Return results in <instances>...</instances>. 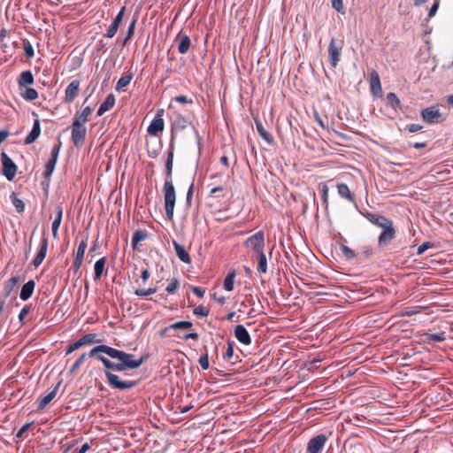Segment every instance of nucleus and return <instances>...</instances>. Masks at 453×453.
<instances>
[{
    "instance_id": "44",
    "label": "nucleus",
    "mask_w": 453,
    "mask_h": 453,
    "mask_svg": "<svg viewBox=\"0 0 453 453\" xmlns=\"http://www.w3.org/2000/svg\"><path fill=\"white\" fill-rule=\"evenodd\" d=\"M136 19H133V21L130 23L129 27H128V29H127V35L123 41V45H125L134 35V29H135V25H136Z\"/></svg>"
},
{
    "instance_id": "56",
    "label": "nucleus",
    "mask_w": 453,
    "mask_h": 453,
    "mask_svg": "<svg viewBox=\"0 0 453 453\" xmlns=\"http://www.w3.org/2000/svg\"><path fill=\"white\" fill-rule=\"evenodd\" d=\"M82 263H83L82 258L75 257L73 264L72 265V270L73 271L74 273H77L79 272Z\"/></svg>"
},
{
    "instance_id": "24",
    "label": "nucleus",
    "mask_w": 453,
    "mask_h": 453,
    "mask_svg": "<svg viewBox=\"0 0 453 453\" xmlns=\"http://www.w3.org/2000/svg\"><path fill=\"white\" fill-rule=\"evenodd\" d=\"M115 104V96L113 94H109L105 100L101 104L97 110V116H102L107 111L111 110Z\"/></svg>"
},
{
    "instance_id": "45",
    "label": "nucleus",
    "mask_w": 453,
    "mask_h": 453,
    "mask_svg": "<svg viewBox=\"0 0 453 453\" xmlns=\"http://www.w3.org/2000/svg\"><path fill=\"white\" fill-rule=\"evenodd\" d=\"M156 292H157L156 288H137L134 290V294L138 296H148L150 295L155 294Z\"/></svg>"
},
{
    "instance_id": "52",
    "label": "nucleus",
    "mask_w": 453,
    "mask_h": 453,
    "mask_svg": "<svg viewBox=\"0 0 453 453\" xmlns=\"http://www.w3.org/2000/svg\"><path fill=\"white\" fill-rule=\"evenodd\" d=\"M328 191H329V188H328L327 185L323 183L321 185L322 201H323V203L326 204V206L328 205Z\"/></svg>"
},
{
    "instance_id": "64",
    "label": "nucleus",
    "mask_w": 453,
    "mask_h": 453,
    "mask_svg": "<svg viewBox=\"0 0 453 453\" xmlns=\"http://www.w3.org/2000/svg\"><path fill=\"white\" fill-rule=\"evenodd\" d=\"M438 8H439V1L436 0L429 10L428 17L432 18L433 16H434Z\"/></svg>"
},
{
    "instance_id": "51",
    "label": "nucleus",
    "mask_w": 453,
    "mask_h": 453,
    "mask_svg": "<svg viewBox=\"0 0 453 453\" xmlns=\"http://www.w3.org/2000/svg\"><path fill=\"white\" fill-rule=\"evenodd\" d=\"M198 363L201 365L203 370H207L209 368L210 362H209V355L207 352L199 357Z\"/></svg>"
},
{
    "instance_id": "36",
    "label": "nucleus",
    "mask_w": 453,
    "mask_h": 453,
    "mask_svg": "<svg viewBox=\"0 0 453 453\" xmlns=\"http://www.w3.org/2000/svg\"><path fill=\"white\" fill-rule=\"evenodd\" d=\"M236 273L235 271H230L224 280V288L226 291H232L234 289V283Z\"/></svg>"
},
{
    "instance_id": "19",
    "label": "nucleus",
    "mask_w": 453,
    "mask_h": 453,
    "mask_svg": "<svg viewBox=\"0 0 453 453\" xmlns=\"http://www.w3.org/2000/svg\"><path fill=\"white\" fill-rule=\"evenodd\" d=\"M47 249H48V238L42 237V241H41L40 250H39L36 257L33 260V265L35 267H38L42 263V261L44 260V258L46 257Z\"/></svg>"
},
{
    "instance_id": "40",
    "label": "nucleus",
    "mask_w": 453,
    "mask_h": 453,
    "mask_svg": "<svg viewBox=\"0 0 453 453\" xmlns=\"http://www.w3.org/2000/svg\"><path fill=\"white\" fill-rule=\"evenodd\" d=\"M20 95L27 101H33L38 97L37 91L32 88H27Z\"/></svg>"
},
{
    "instance_id": "37",
    "label": "nucleus",
    "mask_w": 453,
    "mask_h": 453,
    "mask_svg": "<svg viewBox=\"0 0 453 453\" xmlns=\"http://www.w3.org/2000/svg\"><path fill=\"white\" fill-rule=\"evenodd\" d=\"M387 102L389 106H391L394 110L401 108V101L394 92H389L387 94Z\"/></svg>"
},
{
    "instance_id": "50",
    "label": "nucleus",
    "mask_w": 453,
    "mask_h": 453,
    "mask_svg": "<svg viewBox=\"0 0 453 453\" xmlns=\"http://www.w3.org/2000/svg\"><path fill=\"white\" fill-rule=\"evenodd\" d=\"M427 339L429 341H433L435 342H441L445 341V335L444 333H439V334H427Z\"/></svg>"
},
{
    "instance_id": "53",
    "label": "nucleus",
    "mask_w": 453,
    "mask_h": 453,
    "mask_svg": "<svg viewBox=\"0 0 453 453\" xmlns=\"http://www.w3.org/2000/svg\"><path fill=\"white\" fill-rule=\"evenodd\" d=\"M433 243L430 242H425L418 247L417 255L423 254L426 250L433 248Z\"/></svg>"
},
{
    "instance_id": "25",
    "label": "nucleus",
    "mask_w": 453,
    "mask_h": 453,
    "mask_svg": "<svg viewBox=\"0 0 453 453\" xmlns=\"http://www.w3.org/2000/svg\"><path fill=\"white\" fill-rule=\"evenodd\" d=\"M35 287V282L33 280L25 283L23 285L20 294H19L20 299L23 301L28 300L33 295Z\"/></svg>"
},
{
    "instance_id": "35",
    "label": "nucleus",
    "mask_w": 453,
    "mask_h": 453,
    "mask_svg": "<svg viewBox=\"0 0 453 453\" xmlns=\"http://www.w3.org/2000/svg\"><path fill=\"white\" fill-rule=\"evenodd\" d=\"M234 342L227 341L226 352L223 355V358L226 361L231 362L232 364H234V363H236L238 361V357H236L235 360L233 361V358H234Z\"/></svg>"
},
{
    "instance_id": "1",
    "label": "nucleus",
    "mask_w": 453,
    "mask_h": 453,
    "mask_svg": "<svg viewBox=\"0 0 453 453\" xmlns=\"http://www.w3.org/2000/svg\"><path fill=\"white\" fill-rule=\"evenodd\" d=\"M88 355L89 357H95L102 362L108 384L112 388L119 390L133 388L138 384V380H120L119 377L112 373L111 371L124 372L137 369L146 360L143 356L139 359H134V355L104 344L94 347Z\"/></svg>"
},
{
    "instance_id": "31",
    "label": "nucleus",
    "mask_w": 453,
    "mask_h": 453,
    "mask_svg": "<svg viewBox=\"0 0 453 453\" xmlns=\"http://www.w3.org/2000/svg\"><path fill=\"white\" fill-rule=\"evenodd\" d=\"M34 83V76L31 71H24L20 73L18 84L19 88L26 87Z\"/></svg>"
},
{
    "instance_id": "46",
    "label": "nucleus",
    "mask_w": 453,
    "mask_h": 453,
    "mask_svg": "<svg viewBox=\"0 0 453 453\" xmlns=\"http://www.w3.org/2000/svg\"><path fill=\"white\" fill-rule=\"evenodd\" d=\"M87 246H88L87 239L82 240L77 248L75 257L83 259Z\"/></svg>"
},
{
    "instance_id": "60",
    "label": "nucleus",
    "mask_w": 453,
    "mask_h": 453,
    "mask_svg": "<svg viewBox=\"0 0 453 453\" xmlns=\"http://www.w3.org/2000/svg\"><path fill=\"white\" fill-rule=\"evenodd\" d=\"M29 311H30V307L27 305L24 306L21 309V311L19 314V319L21 323H23L25 317L28 314Z\"/></svg>"
},
{
    "instance_id": "49",
    "label": "nucleus",
    "mask_w": 453,
    "mask_h": 453,
    "mask_svg": "<svg viewBox=\"0 0 453 453\" xmlns=\"http://www.w3.org/2000/svg\"><path fill=\"white\" fill-rule=\"evenodd\" d=\"M87 357V354L86 353H83L81 354L78 358L77 360L73 363V365H72L71 369H70V372L72 373L75 372L81 366V365L84 362L85 358Z\"/></svg>"
},
{
    "instance_id": "20",
    "label": "nucleus",
    "mask_w": 453,
    "mask_h": 453,
    "mask_svg": "<svg viewBox=\"0 0 453 453\" xmlns=\"http://www.w3.org/2000/svg\"><path fill=\"white\" fill-rule=\"evenodd\" d=\"M193 326V323L190 321H177L161 331V335H165L171 330H188Z\"/></svg>"
},
{
    "instance_id": "34",
    "label": "nucleus",
    "mask_w": 453,
    "mask_h": 453,
    "mask_svg": "<svg viewBox=\"0 0 453 453\" xmlns=\"http://www.w3.org/2000/svg\"><path fill=\"white\" fill-rule=\"evenodd\" d=\"M19 281V276L12 277L4 284V296L8 297Z\"/></svg>"
},
{
    "instance_id": "61",
    "label": "nucleus",
    "mask_w": 453,
    "mask_h": 453,
    "mask_svg": "<svg viewBox=\"0 0 453 453\" xmlns=\"http://www.w3.org/2000/svg\"><path fill=\"white\" fill-rule=\"evenodd\" d=\"M405 129L410 133H416L422 129V126L418 124H410L405 127Z\"/></svg>"
},
{
    "instance_id": "15",
    "label": "nucleus",
    "mask_w": 453,
    "mask_h": 453,
    "mask_svg": "<svg viewBox=\"0 0 453 453\" xmlns=\"http://www.w3.org/2000/svg\"><path fill=\"white\" fill-rule=\"evenodd\" d=\"M125 11H126V7L123 6L121 8V10L119 12V13L117 14V16L115 17V19H113L111 25L107 29V32L104 35V36H106L107 38H112L116 35V33L119 29V27L120 23L122 22V19H123V17L125 14Z\"/></svg>"
},
{
    "instance_id": "48",
    "label": "nucleus",
    "mask_w": 453,
    "mask_h": 453,
    "mask_svg": "<svg viewBox=\"0 0 453 453\" xmlns=\"http://www.w3.org/2000/svg\"><path fill=\"white\" fill-rule=\"evenodd\" d=\"M193 313L198 317H207L209 315V309L203 305H198L194 309Z\"/></svg>"
},
{
    "instance_id": "6",
    "label": "nucleus",
    "mask_w": 453,
    "mask_h": 453,
    "mask_svg": "<svg viewBox=\"0 0 453 453\" xmlns=\"http://www.w3.org/2000/svg\"><path fill=\"white\" fill-rule=\"evenodd\" d=\"M61 149V142H58L57 144L53 146L50 152V157L47 161L45 165V170L43 172V177L45 179L50 180L51 177L52 173L54 172L58 154Z\"/></svg>"
},
{
    "instance_id": "47",
    "label": "nucleus",
    "mask_w": 453,
    "mask_h": 453,
    "mask_svg": "<svg viewBox=\"0 0 453 453\" xmlns=\"http://www.w3.org/2000/svg\"><path fill=\"white\" fill-rule=\"evenodd\" d=\"M23 49H24L26 56L28 58H32L35 56L34 48H33L32 44L29 42L24 41V42H23Z\"/></svg>"
},
{
    "instance_id": "55",
    "label": "nucleus",
    "mask_w": 453,
    "mask_h": 453,
    "mask_svg": "<svg viewBox=\"0 0 453 453\" xmlns=\"http://www.w3.org/2000/svg\"><path fill=\"white\" fill-rule=\"evenodd\" d=\"M81 346V342H80V341H76L75 342L70 344L67 349H66V354H70L75 350H77L78 349H80Z\"/></svg>"
},
{
    "instance_id": "63",
    "label": "nucleus",
    "mask_w": 453,
    "mask_h": 453,
    "mask_svg": "<svg viewBox=\"0 0 453 453\" xmlns=\"http://www.w3.org/2000/svg\"><path fill=\"white\" fill-rule=\"evenodd\" d=\"M192 291L199 298H203L205 293V290L199 287H192Z\"/></svg>"
},
{
    "instance_id": "42",
    "label": "nucleus",
    "mask_w": 453,
    "mask_h": 453,
    "mask_svg": "<svg viewBox=\"0 0 453 453\" xmlns=\"http://www.w3.org/2000/svg\"><path fill=\"white\" fill-rule=\"evenodd\" d=\"M188 123L189 122L186 118L182 116H178L173 122V128L180 130L185 129Z\"/></svg>"
},
{
    "instance_id": "5",
    "label": "nucleus",
    "mask_w": 453,
    "mask_h": 453,
    "mask_svg": "<svg viewBox=\"0 0 453 453\" xmlns=\"http://www.w3.org/2000/svg\"><path fill=\"white\" fill-rule=\"evenodd\" d=\"M246 248H251L254 254L264 251L265 248V234L263 231H258L253 235L250 236L245 242Z\"/></svg>"
},
{
    "instance_id": "8",
    "label": "nucleus",
    "mask_w": 453,
    "mask_h": 453,
    "mask_svg": "<svg viewBox=\"0 0 453 453\" xmlns=\"http://www.w3.org/2000/svg\"><path fill=\"white\" fill-rule=\"evenodd\" d=\"M1 161L3 165V174L8 180H12L17 173V165L4 152L1 153Z\"/></svg>"
},
{
    "instance_id": "41",
    "label": "nucleus",
    "mask_w": 453,
    "mask_h": 453,
    "mask_svg": "<svg viewBox=\"0 0 453 453\" xmlns=\"http://www.w3.org/2000/svg\"><path fill=\"white\" fill-rule=\"evenodd\" d=\"M340 247H341L342 255L344 256V257L347 260H352L357 257L355 251L352 249H350L349 247H348L347 245L342 243L340 245Z\"/></svg>"
},
{
    "instance_id": "54",
    "label": "nucleus",
    "mask_w": 453,
    "mask_h": 453,
    "mask_svg": "<svg viewBox=\"0 0 453 453\" xmlns=\"http://www.w3.org/2000/svg\"><path fill=\"white\" fill-rule=\"evenodd\" d=\"M332 1V7L335 9L337 12L343 13L344 12V6L342 0H331Z\"/></svg>"
},
{
    "instance_id": "12",
    "label": "nucleus",
    "mask_w": 453,
    "mask_h": 453,
    "mask_svg": "<svg viewBox=\"0 0 453 453\" xmlns=\"http://www.w3.org/2000/svg\"><path fill=\"white\" fill-rule=\"evenodd\" d=\"M174 137L172 135L169 149L167 152V158L165 161V180H173V157H174Z\"/></svg>"
},
{
    "instance_id": "43",
    "label": "nucleus",
    "mask_w": 453,
    "mask_h": 453,
    "mask_svg": "<svg viewBox=\"0 0 453 453\" xmlns=\"http://www.w3.org/2000/svg\"><path fill=\"white\" fill-rule=\"evenodd\" d=\"M180 288V281L178 279L173 278L171 280L170 283L166 287L165 290L168 294H174L177 289Z\"/></svg>"
},
{
    "instance_id": "11",
    "label": "nucleus",
    "mask_w": 453,
    "mask_h": 453,
    "mask_svg": "<svg viewBox=\"0 0 453 453\" xmlns=\"http://www.w3.org/2000/svg\"><path fill=\"white\" fill-rule=\"evenodd\" d=\"M423 120L429 124L439 123L442 120L441 113L436 106L425 108L421 111Z\"/></svg>"
},
{
    "instance_id": "9",
    "label": "nucleus",
    "mask_w": 453,
    "mask_h": 453,
    "mask_svg": "<svg viewBox=\"0 0 453 453\" xmlns=\"http://www.w3.org/2000/svg\"><path fill=\"white\" fill-rule=\"evenodd\" d=\"M165 113L164 109H159L157 111L156 116L154 119L151 121L150 126L148 127L147 132L149 134L152 136H157L159 133L164 130L165 122L163 119V115Z\"/></svg>"
},
{
    "instance_id": "10",
    "label": "nucleus",
    "mask_w": 453,
    "mask_h": 453,
    "mask_svg": "<svg viewBox=\"0 0 453 453\" xmlns=\"http://www.w3.org/2000/svg\"><path fill=\"white\" fill-rule=\"evenodd\" d=\"M342 44H337L336 40L332 38L328 45V56L332 67L335 68L340 61Z\"/></svg>"
},
{
    "instance_id": "3",
    "label": "nucleus",
    "mask_w": 453,
    "mask_h": 453,
    "mask_svg": "<svg viewBox=\"0 0 453 453\" xmlns=\"http://www.w3.org/2000/svg\"><path fill=\"white\" fill-rule=\"evenodd\" d=\"M164 200H165V210L166 218L169 220L173 219V211L176 201V193L173 180H165L163 187Z\"/></svg>"
},
{
    "instance_id": "32",
    "label": "nucleus",
    "mask_w": 453,
    "mask_h": 453,
    "mask_svg": "<svg viewBox=\"0 0 453 453\" xmlns=\"http://www.w3.org/2000/svg\"><path fill=\"white\" fill-rule=\"evenodd\" d=\"M106 264V257H103L98 259L94 265V280H98L103 275L104 266Z\"/></svg>"
},
{
    "instance_id": "38",
    "label": "nucleus",
    "mask_w": 453,
    "mask_h": 453,
    "mask_svg": "<svg viewBox=\"0 0 453 453\" xmlns=\"http://www.w3.org/2000/svg\"><path fill=\"white\" fill-rule=\"evenodd\" d=\"M132 79H133L132 73L122 75L117 82L116 90L119 91V90L123 89L125 87H127L130 83Z\"/></svg>"
},
{
    "instance_id": "21",
    "label": "nucleus",
    "mask_w": 453,
    "mask_h": 453,
    "mask_svg": "<svg viewBox=\"0 0 453 453\" xmlns=\"http://www.w3.org/2000/svg\"><path fill=\"white\" fill-rule=\"evenodd\" d=\"M173 244L174 247L176 256L179 257V259L186 264H190L191 258L188 252L186 250L185 247L177 242L176 241H173Z\"/></svg>"
},
{
    "instance_id": "22",
    "label": "nucleus",
    "mask_w": 453,
    "mask_h": 453,
    "mask_svg": "<svg viewBox=\"0 0 453 453\" xmlns=\"http://www.w3.org/2000/svg\"><path fill=\"white\" fill-rule=\"evenodd\" d=\"M40 134H41L40 120L35 119L34 121L33 128H32L31 132L28 134V135L26 137L24 143L27 145L33 143L39 137Z\"/></svg>"
},
{
    "instance_id": "29",
    "label": "nucleus",
    "mask_w": 453,
    "mask_h": 453,
    "mask_svg": "<svg viewBox=\"0 0 453 453\" xmlns=\"http://www.w3.org/2000/svg\"><path fill=\"white\" fill-rule=\"evenodd\" d=\"M252 257L256 258L257 261V271L261 273H267V258L265 252H260L257 254H254Z\"/></svg>"
},
{
    "instance_id": "13",
    "label": "nucleus",
    "mask_w": 453,
    "mask_h": 453,
    "mask_svg": "<svg viewBox=\"0 0 453 453\" xmlns=\"http://www.w3.org/2000/svg\"><path fill=\"white\" fill-rule=\"evenodd\" d=\"M81 81L79 80H73L66 87L65 91L64 102L65 104H71L78 96L80 92Z\"/></svg>"
},
{
    "instance_id": "17",
    "label": "nucleus",
    "mask_w": 453,
    "mask_h": 453,
    "mask_svg": "<svg viewBox=\"0 0 453 453\" xmlns=\"http://www.w3.org/2000/svg\"><path fill=\"white\" fill-rule=\"evenodd\" d=\"M175 42L178 43V51L180 54H186L191 46V40L188 35L179 33L175 38Z\"/></svg>"
},
{
    "instance_id": "4",
    "label": "nucleus",
    "mask_w": 453,
    "mask_h": 453,
    "mask_svg": "<svg viewBox=\"0 0 453 453\" xmlns=\"http://www.w3.org/2000/svg\"><path fill=\"white\" fill-rule=\"evenodd\" d=\"M87 128L79 122H73L71 126V140L76 148H81L86 141Z\"/></svg>"
},
{
    "instance_id": "33",
    "label": "nucleus",
    "mask_w": 453,
    "mask_h": 453,
    "mask_svg": "<svg viewBox=\"0 0 453 453\" xmlns=\"http://www.w3.org/2000/svg\"><path fill=\"white\" fill-rule=\"evenodd\" d=\"M80 342H81V346H85L92 343H99L102 342L101 339L97 338V334L94 333L86 334L82 337L79 339Z\"/></svg>"
},
{
    "instance_id": "2",
    "label": "nucleus",
    "mask_w": 453,
    "mask_h": 453,
    "mask_svg": "<svg viewBox=\"0 0 453 453\" xmlns=\"http://www.w3.org/2000/svg\"><path fill=\"white\" fill-rule=\"evenodd\" d=\"M362 214L372 224L382 229L378 237V246L380 248L388 246L396 236V230L394 226V222L390 219L378 213L365 211L362 212Z\"/></svg>"
},
{
    "instance_id": "28",
    "label": "nucleus",
    "mask_w": 453,
    "mask_h": 453,
    "mask_svg": "<svg viewBox=\"0 0 453 453\" xmlns=\"http://www.w3.org/2000/svg\"><path fill=\"white\" fill-rule=\"evenodd\" d=\"M149 234L145 229H139L134 233L132 238V248L134 250H137L138 244L148 238Z\"/></svg>"
},
{
    "instance_id": "14",
    "label": "nucleus",
    "mask_w": 453,
    "mask_h": 453,
    "mask_svg": "<svg viewBox=\"0 0 453 453\" xmlns=\"http://www.w3.org/2000/svg\"><path fill=\"white\" fill-rule=\"evenodd\" d=\"M234 334L242 344L246 346L251 344V337L244 326L237 325L234 327Z\"/></svg>"
},
{
    "instance_id": "7",
    "label": "nucleus",
    "mask_w": 453,
    "mask_h": 453,
    "mask_svg": "<svg viewBox=\"0 0 453 453\" xmlns=\"http://www.w3.org/2000/svg\"><path fill=\"white\" fill-rule=\"evenodd\" d=\"M327 440L328 437L324 434L313 436L307 443L306 453H321Z\"/></svg>"
},
{
    "instance_id": "23",
    "label": "nucleus",
    "mask_w": 453,
    "mask_h": 453,
    "mask_svg": "<svg viewBox=\"0 0 453 453\" xmlns=\"http://www.w3.org/2000/svg\"><path fill=\"white\" fill-rule=\"evenodd\" d=\"M57 215L52 222L51 230L52 235L55 239L58 237V229L62 221L63 209L62 206L58 205L56 207Z\"/></svg>"
},
{
    "instance_id": "27",
    "label": "nucleus",
    "mask_w": 453,
    "mask_h": 453,
    "mask_svg": "<svg viewBox=\"0 0 453 453\" xmlns=\"http://www.w3.org/2000/svg\"><path fill=\"white\" fill-rule=\"evenodd\" d=\"M91 112L92 108L90 106L84 107L81 112L77 111L75 113L73 122H79V124L85 126Z\"/></svg>"
},
{
    "instance_id": "39",
    "label": "nucleus",
    "mask_w": 453,
    "mask_h": 453,
    "mask_svg": "<svg viewBox=\"0 0 453 453\" xmlns=\"http://www.w3.org/2000/svg\"><path fill=\"white\" fill-rule=\"evenodd\" d=\"M10 198H11L12 204L14 205L16 211L20 213L23 212L25 210V203L21 199L17 197L15 192H12L11 194Z\"/></svg>"
},
{
    "instance_id": "18",
    "label": "nucleus",
    "mask_w": 453,
    "mask_h": 453,
    "mask_svg": "<svg viewBox=\"0 0 453 453\" xmlns=\"http://www.w3.org/2000/svg\"><path fill=\"white\" fill-rule=\"evenodd\" d=\"M60 386V382H58L55 388L46 395L40 397L37 399V410L42 411L47 407V405L55 398L58 388Z\"/></svg>"
},
{
    "instance_id": "26",
    "label": "nucleus",
    "mask_w": 453,
    "mask_h": 453,
    "mask_svg": "<svg viewBox=\"0 0 453 453\" xmlns=\"http://www.w3.org/2000/svg\"><path fill=\"white\" fill-rule=\"evenodd\" d=\"M255 124L257 130L259 134V135L268 143L272 144L273 142V135L267 132L262 124L261 120L258 119H255Z\"/></svg>"
},
{
    "instance_id": "16",
    "label": "nucleus",
    "mask_w": 453,
    "mask_h": 453,
    "mask_svg": "<svg viewBox=\"0 0 453 453\" xmlns=\"http://www.w3.org/2000/svg\"><path fill=\"white\" fill-rule=\"evenodd\" d=\"M370 88L373 96H382L380 79L378 73L374 70L370 73Z\"/></svg>"
},
{
    "instance_id": "58",
    "label": "nucleus",
    "mask_w": 453,
    "mask_h": 453,
    "mask_svg": "<svg viewBox=\"0 0 453 453\" xmlns=\"http://www.w3.org/2000/svg\"><path fill=\"white\" fill-rule=\"evenodd\" d=\"M193 189H194V180L191 181V183H190V185L188 187V193H187L186 202H187L188 206L191 205V200H192V196H193Z\"/></svg>"
},
{
    "instance_id": "57",
    "label": "nucleus",
    "mask_w": 453,
    "mask_h": 453,
    "mask_svg": "<svg viewBox=\"0 0 453 453\" xmlns=\"http://www.w3.org/2000/svg\"><path fill=\"white\" fill-rule=\"evenodd\" d=\"M223 190H224V188L221 186L215 187V188H211V195H212L218 198H222L223 197V195H222Z\"/></svg>"
},
{
    "instance_id": "62",
    "label": "nucleus",
    "mask_w": 453,
    "mask_h": 453,
    "mask_svg": "<svg viewBox=\"0 0 453 453\" xmlns=\"http://www.w3.org/2000/svg\"><path fill=\"white\" fill-rule=\"evenodd\" d=\"M361 255L364 256L365 258H368L373 255V250L370 247H364Z\"/></svg>"
},
{
    "instance_id": "59",
    "label": "nucleus",
    "mask_w": 453,
    "mask_h": 453,
    "mask_svg": "<svg viewBox=\"0 0 453 453\" xmlns=\"http://www.w3.org/2000/svg\"><path fill=\"white\" fill-rule=\"evenodd\" d=\"M31 425H32V423H26L25 425H23L21 426V428L16 434V437L17 438H22L23 434L29 429Z\"/></svg>"
},
{
    "instance_id": "30",
    "label": "nucleus",
    "mask_w": 453,
    "mask_h": 453,
    "mask_svg": "<svg viewBox=\"0 0 453 453\" xmlns=\"http://www.w3.org/2000/svg\"><path fill=\"white\" fill-rule=\"evenodd\" d=\"M338 194L341 197L347 199L348 201L354 203L355 196L352 192L349 190V187L344 183L337 184Z\"/></svg>"
}]
</instances>
